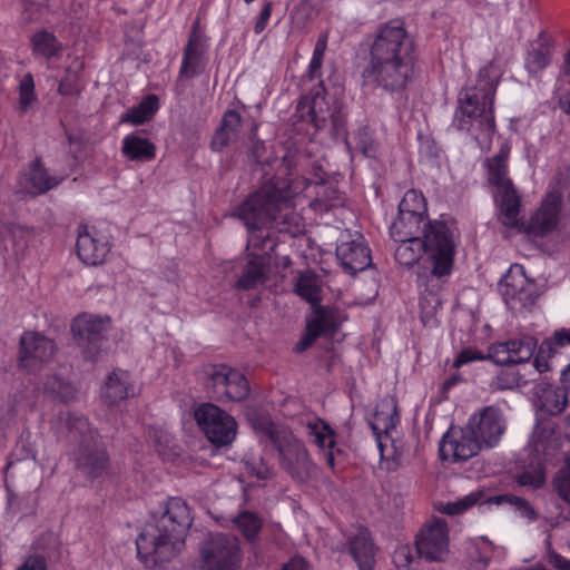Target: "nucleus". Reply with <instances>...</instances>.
<instances>
[{
  "mask_svg": "<svg viewBox=\"0 0 570 570\" xmlns=\"http://www.w3.org/2000/svg\"><path fill=\"white\" fill-rule=\"evenodd\" d=\"M413 51L414 41L401 20L382 23L370 43L363 86L389 94L404 91L414 73Z\"/></svg>",
  "mask_w": 570,
  "mask_h": 570,
  "instance_id": "nucleus-1",
  "label": "nucleus"
},
{
  "mask_svg": "<svg viewBox=\"0 0 570 570\" xmlns=\"http://www.w3.org/2000/svg\"><path fill=\"white\" fill-rule=\"evenodd\" d=\"M249 232L248 245L273 249L274 243L265 229L296 236L304 230L302 217L294 210L293 191L285 181L271 180L250 194L232 214Z\"/></svg>",
  "mask_w": 570,
  "mask_h": 570,
  "instance_id": "nucleus-2",
  "label": "nucleus"
},
{
  "mask_svg": "<svg viewBox=\"0 0 570 570\" xmlns=\"http://www.w3.org/2000/svg\"><path fill=\"white\" fill-rule=\"evenodd\" d=\"M193 523L189 507L180 498H170L165 508L153 515L136 539L137 554L147 566L171 560L185 543V535Z\"/></svg>",
  "mask_w": 570,
  "mask_h": 570,
  "instance_id": "nucleus-3",
  "label": "nucleus"
},
{
  "mask_svg": "<svg viewBox=\"0 0 570 570\" xmlns=\"http://www.w3.org/2000/svg\"><path fill=\"white\" fill-rule=\"evenodd\" d=\"M395 259L404 266H413L423 258L424 266L435 277L450 275L453 266L456 242L446 223L434 220L423 224L422 237H399Z\"/></svg>",
  "mask_w": 570,
  "mask_h": 570,
  "instance_id": "nucleus-4",
  "label": "nucleus"
},
{
  "mask_svg": "<svg viewBox=\"0 0 570 570\" xmlns=\"http://www.w3.org/2000/svg\"><path fill=\"white\" fill-rule=\"evenodd\" d=\"M327 46V35H321L316 41L308 70L304 79L317 80V87L309 95L303 96L297 106L295 117L311 122L316 130L324 129L330 124L332 134L336 137L344 134L345 117L337 106L330 107L325 99V88L322 76V63Z\"/></svg>",
  "mask_w": 570,
  "mask_h": 570,
  "instance_id": "nucleus-5",
  "label": "nucleus"
},
{
  "mask_svg": "<svg viewBox=\"0 0 570 570\" xmlns=\"http://www.w3.org/2000/svg\"><path fill=\"white\" fill-rule=\"evenodd\" d=\"M488 73V68L481 69L476 88L473 91L469 89L460 94V105L453 119V126L459 130L472 131L480 144L489 142L495 131L493 117L495 83L492 80H483Z\"/></svg>",
  "mask_w": 570,
  "mask_h": 570,
  "instance_id": "nucleus-6",
  "label": "nucleus"
},
{
  "mask_svg": "<svg viewBox=\"0 0 570 570\" xmlns=\"http://www.w3.org/2000/svg\"><path fill=\"white\" fill-rule=\"evenodd\" d=\"M253 426L277 450L281 468L293 479L304 481L311 475L313 463L309 454L289 430L275 424L268 417L255 420Z\"/></svg>",
  "mask_w": 570,
  "mask_h": 570,
  "instance_id": "nucleus-7",
  "label": "nucleus"
},
{
  "mask_svg": "<svg viewBox=\"0 0 570 570\" xmlns=\"http://www.w3.org/2000/svg\"><path fill=\"white\" fill-rule=\"evenodd\" d=\"M509 148L502 147L488 159L489 180L495 188V199L500 208V220L507 227L520 225V197L511 180L507 178Z\"/></svg>",
  "mask_w": 570,
  "mask_h": 570,
  "instance_id": "nucleus-8",
  "label": "nucleus"
},
{
  "mask_svg": "<svg viewBox=\"0 0 570 570\" xmlns=\"http://www.w3.org/2000/svg\"><path fill=\"white\" fill-rule=\"evenodd\" d=\"M110 326L111 318L109 316L91 313H81L72 320V337L86 361L95 362L101 356L102 343L106 341Z\"/></svg>",
  "mask_w": 570,
  "mask_h": 570,
  "instance_id": "nucleus-9",
  "label": "nucleus"
},
{
  "mask_svg": "<svg viewBox=\"0 0 570 570\" xmlns=\"http://www.w3.org/2000/svg\"><path fill=\"white\" fill-rule=\"evenodd\" d=\"M202 570H237L240 566L238 539L227 533H210L200 546Z\"/></svg>",
  "mask_w": 570,
  "mask_h": 570,
  "instance_id": "nucleus-10",
  "label": "nucleus"
},
{
  "mask_svg": "<svg viewBox=\"0 0 570 570\" xmlns=\"http://www.w3.org/2000/svg\"><path fill=\"white\" fill-rule=\"evenodd\" d=\"M205 387L208 395L219 402H239L249 394L246 377L226 365H214L206 371Z\"/></svg>",
  "mask_w": 570,
  "mask_h": 570,
  "instance_id": "nucleus-11",
  "label": "nucleus"
},
{
  "mask_svg": "<svg viewBox=\"0 0 570 570\" xmlns=\"http://www.w3.org/2000/svg\"><path fill=\"white\" fill-rule=\"evenodd\" d=\"M194 417L200 431L215 446L232 444L237 432L235 419L212 403L200 404L194 412Z\"/></svg>",
  "mask_w": 570,
  "mask_h": 570,
  "instance_id": "nucleus-12",
  "label": "nucleus"
},
{
  "mask_svg": "<svg viewBox=\"0 0 570 570\" xmlns=\"http://www.w3.org/2000/svg\"><path fill=\"white\" fill-rule=\"evenodd\" d=\"M505 304L512 311H522L534 305L538 297L537 284L525 275L524 267L514 264L499 284Z\"/></svg>",
  "mask_w": 570,
  "mask_h": 570,
  "instance_id": "nucleus-13",
  "label": "nucleus"
},
{
  "mask_svg": "<svg viewBox=\"0 0 570 570\" xmlns=\"http://www.w3.org/2000/svg\"><path fill=\"white\" fill-rule=\"evenodd\" d=\"M466 426L484 448H492L503 435L507 423L502 411L490 405L472 414Z\"/></svg>",
  "mask_w": 570,
  "mask_h": 570,
  "instance_id": "nucleus-14",
  "label": "nucleus"
},
{
  "mask_svg": "<svg viewBox=\"0 0 570 570\" xmlns=\"http://www.w3.org/2000/svg\"><path fill=\"white\" fill-rule=\"evenodd\" d=\"M336 256L344 271L351 275H356L372 265L371 250L363 235L357 232L354 234L345 232L341 235Z\"/></svg>",
  "mask_w": 570,
  "mask_h": 570,
  "instance_id": "nucleus-15",
  "label": "nucleus"
},
{
  "mask_svg": "<svg viewBox=\"0 0 570 570\" xmlns=\"http://www.w3.org/2000/svg\"><path fill=\"white\" fill-rule=\"evenodd\" d=\"M416 550L428 561H442L449 553V530L445 520L435 519L416 539Z\"/></svg>",
  "mask_w": 570,
  "mask_h": 570,
  "instance_id": "nucleus-16",
  "label": "nucleus"
},
{
  "mask_svg": "<svg viewBox=\"0 0 570 570\" xmlns=\"http://www.w3.org/2000/svg\"><path fill=\"white\" fill-rule=\"evenodd\" d=\"M55 352L53 341L37 332H24L20 337L19 364L28 371H33L49 362Z\"/></svg>",
  "mask_w": 570,
  "mask_h": 570,
  "instance_id": "nucleus-17",
  "label": "nucleus"
},
{
  "mask_svg": "<svg viewBox=\"0 0 570 570\" xmlns=\"http://www.w3.org/2000/svg\"><path fill=\"white\" fill-rule=\"evenodd\" d=\"M561 436L550 423L535 425L530 442L529 451L538 465L553 464L561 450Z\"/></svg>",
  "mask_w": 570,
  "mask_h": 570,
  "instance_id": "nucleus-18",
  "label": "nucleus"
},
{
  "mask_svg": "<svg viewBox=\"0 0 570 570\" xmlns=\"http://www.w3.org/2000/svg\"><path fill=\"white\" fill-rule=\"evenodd\" d=\"M75 461L77 471L90 481L104 478L110 470L109 455L99 445V441L96 444L79 448Z\"/></svg>",
  "mask_w": 570,
  "mask_h": 570,
  "instance_id": "nucleus-19",
  "label": "nucleus"
},
{
  "mask_svg": "<svg viewBox=\"0 0 570 570\" xmlns=\"http://www.w3.org/2000/svg\"><path fill=\"white\" fill-rule=\"evenodd\" d=\"M484 448L473 433L465 426L459 438L450 433L443 435L440 442V456L444 461H466L476 455Z\"/></svg>",
  "mask_w": 570,
  "mask_h": 570,
  "instance_id": "nucleus-20",
  "label": "nucleus"
},
{
  "mask_svg": "<svg viewBox=\"0 0 570 570\" xmlns=\"http://www.w3.org/2000/svg\"><path fill=\"white\" fill-rule=\"evenodd\" d=\"M57 430L67 438L79 443V448L96 444L99 441L98 432L92 429L87 419L80 414L61 411L56 420Z\"/></svg>",
  "mask_w": 570,
  "mask_h": 570,
  "instance_id": "nucleus-21",
  "label": "nucleus"
},
{
  "mask_svg": "<svg viewBox=\"0 0 570 570\" xmlns=\"http://www.w3.org/2000/svg\"><path fill=\"white\" fill-rule=\"evenodd\" d=\"M560 207V193H549L538 212L531 217L525 229L527 233L534 236H544L550 233L557 226Z\"/></svg>",
  "mask_w": 570,
  "mask_h": 570,
  "instance_id": "nucleus-22",
  "label": "nucleus"
},
{
  "mask_svg": "<svg viewBox=\"0 0 570 570\" xmlns=\"http://www.w3.org/2000/svg\"><path fill=\"white\" fill-rule=\"evenodd\" d=\"M76 247L79 259L91 266L102 264L109 252L108 244L90 234L87 227L78 232Z\"/></svg>",
  "mask_w": 570,
  "mask_h": 570,
  "instance_id": "nucleus-23",
  "label": "nucleus"
},
{
  "mask_svg": "<svg viewBox=\"0 0 570 570\" xmlns=\"http://www.w3.org/2000/svg\"><path fill=\"white\" fill-rule=\"evenodd\" d=\"M135 394L132 380L127 371L115 370L107 377L101 391L102 400L108 404L118 403Z\"/></svg>",
  "mask_w": 570,
  "mask_h": 570,
  "instance_id": "nucleus-24",
  "label": "nucleus"
},
{
  "mask_svg": "<svg viewBox=\"0 0 570 570\" xmlns=\"http://www.w3.org/2000/svg\"><path fill=\"white\" fill-rule=\"evenodd\" d=\"M242 127L240 115L233 109L227 110L222 118L219 127L215 130L210 146L215 151H222L229 144L237 140Z\"/></svg>",
  "mask_w": 570,
  "mask_h": 570,
  "instance_id": "nucleus-25",
  "label": "nucleus"
},
{
  "mask_svg": "<svg viewBox=\"0 0 570 570\" xmlns=\"http://www.w3.org/2000/svg\"><path fill=\"white\" fill-rule=\"evenodd\" d=\"M350 552L360 570H373L375 563V546L366 529L360 528L350 539Z\"/></svg>",
  "mask_w": 570,
  "mask_h": 570,
  "instance_id": "nucleus-26",
  "label": "nucleus"
},
{
  "mask_svg": "<svg viewBox=\"0 0 570 570\" xmlns=\"http://www.w3.org/2000/svg\"><path fill=\"white\" fill-rule=\"evenodd\" d=\"M198 20L194 22L188 43L184 51L180 76L193 78L203 71L200 57L203 55V38L197 30Z\"/></svg>",
  "mask_w": 570,
  "mask_h": 570,
  "instance_id": "nucleus-27",
  "label": "nucleus"
},
{
  "mask_svg": "<svg viewBox=\"0 0 570 570\" xmlns=\"http://www.w3.org/2000/svg\"><path fill=\"white\" fill-rule=\"evenodd\" d=\"M59 180L50 176L39 160L31 164L29 171L21 178V188L30 195L45 194L56 187Z\"/></svg>",
  "mask_w": 570,
  "mask_h": 570,
  "instance_id": "nucleus-28",
  "label": "nucleus"
},
{
  "mask_svg": "<svg viewBox=\"0 0 570 570\" xmlns=\"http://www.w3.org/2000/svg\"><path fill=\"white\" fill-rule=\"evenodd\" d=\"M537 399V405L540 407V410L550 415L560 414L564 410L568 402L564 387L561 389L550 384L538 386Z\"/></svg>",
  "mask_w": 570,
  "mask_h": 570,
  "instance_id": "nucleus-29",
  "label": "nucleus"
},
{
  "mask_svg": "<svg viewBox=\"0 0 570 570\" xmlns=\"http://www.w3.org/2000/svg\"><path fill=\"white\" fill-rule=\"evenodd\" d=\"M399 421L397 405L393 397L383 399L376 406L374 422L371 423V428L377 438L379 445L382 449L381 432H389L390 429H394Z\"/></svg>",
  "mask_w": 570,
  "mask_h": 570,
  "instance_id": "nucleus-30",
  "label": "nucleus"
},
{
  "mask_svg": "<svg viewBox=\"0 0 570 570\" xmlns=\"http://www.w3.org/2000/svg\"><path fill=\"white\" fill-rule=\"evenodd\" d=\"M32 236V228L14 223L6 224L1 229V237L4 247L8 248L10 246L14 254L22 253L27 248Z\"/></svg>",
  "mask_w": 570,
  "mask_h": 570,
  "instance_id": "nucleus-31",
  "label": "nucleus"
},
{
  "mask_svg": "<svg viewBox=\"0 0 570 570\" xmlns=\"http://www.w3.org/2000/svg\"><path fill=\"white\" fill-rule=\"evenodd\" d=\"M267 268L263 257L253 258L247 262L243 274L236 283V287L240 289H252L266 282Z\"/></svg>",
  "mask_w": 570,
  "mask_h": 570,
  "instance_id": "nucleus-32",
  "label": "nucleus"
},
{
  "mask_svg": "<svg viewBox=\"0 0 570 570\" xmlns=\"http://www.w3.org/2000/svg\"><path fill=\"white\" fill-rule=\"evenodd\" d=\"M122 154L130 160L146 161L155 157V145L148 139L129 135L122 140Z\"/></svg>",
  "mask_w": 570,
  "mask_h": 570,
  "instance_id": "nucleus-33",
  "label": "nucleus"
},
{
  "mask_svg": "<svg viewBox=\"0 0 570 570\" xmlns=\"http://www.w3.org/2000/svg\"><path fill=\"white\" fill-rule=\"evenodd\" d=\"M425 214H399V217L392 223L390 232L393 238L399 237H421Z\"/></svg>",
  "mask_w": 570,
  "mask_h": 570,
  "instance_id": "nucleus-34",
  "label": "nucleus"
},
{
  "mask_svg": "<svg viewBox=\"0 0 570 570\" xmlns=\"http://www.w3.org/2000/svg\"><path fill=\"white\" fill-rule=\"evenodd\" d=\"M553 343L558 346L570 344V328L556 331L553 342L547 340L541 343L533 361V365L539 373H543L549 370L548 357L553 353Z\"/></svg>",
  "mask_w": 570,
  "mask_h": 570,
  "instance_id": "nucleus-35",
  "label": "nucleus"
},
{
  "mask_svg": "<svg viewBox=\"0 0 570 570\" xmlns=\"http://www.w3.org/2000/svg\"><path fill=\"white\" fill-rule=\"evenodd\" d=\"M306 324L321 336L331 335L336 331L338 325L337 313L330 307L316 306Z\"/></svg>",
  "mask_w": 570,
  "mask_h": 570,
  "instance_id": "nucleus-36",
  "label": "nucleus"
},
{
  "mask_svg": "<svg viewBox=\"0 0 570 570\" xmlns=\"http://www.w3.org/2000/svg\"><path fill=\"white\" fill-rule=\"evenodd\" d=\"M158 109V98L155 95L147 96L138 106L132 107L121 116V122L140 125L149 120Z\"/></svg>",
  "mask_w": 570,
  "mask_h": 570,
  "instance_id": "nucleus-37",
  "label": "nucleus"
},
{
  "mask_svg": "<svg viewBox=\"0 0 570 570\" xmlns=\"http://www.w3.org/2000/svg\"><path fill=\"white\" fill-rule=\"evenodd\" d=\"M295 293L312 305H316L321 301V286L315 274H302L296 282Z\"/></svg>",
  "mask_w": 570,
  "mask_h": 570,
  "instance_id": "nucleus-38",
  "label": "nucleus"
},
{
  "mask_svg": "<svg viewBox=\"0 0 570 570\" xmlns=\"http://www.w3.org/2000/svg\"><path fill=\"white\" fill-rule=\"evenodd\" d=\"M33 52L45 58L57 56L61 50V43L53 33L42 30L32 37Z\"/></svg>",
  "mask_w": 570,
  "mask_h": 570,
  "instance_id": "nucleus-39",
  "label": "nucleus"
},
{
  "mask_svg": "<svg viewBox=\"0 0 570 570\" xmlns=\"http://www.w3.org/2000/svg\"><path fill=\"white\" fill-rule=\"evenodd\" d=\"M509 354H511L512 363H523L529 361L537 347V341L532 336H523L508 341Z\"/></svg>",
  "mask_w": 570,
  "mask_h": 570,
  "instance_id": "nucleus-40",
  "label": "nucleus"
},
{
  "mask_svg": "<svg viewBox=\"0 0 570 570\" xmlns=\"http://www.w3.org/2000/svg\"><path fill=\"white\" fill-rule=\"evenodd\" d=\"M83 68V62L79 59H75L72 63L67 68L66 75L59 83L58 91L63 96H72L80 90L79 86V72Z\"/></svg>",
  "mask_w": 570,
  "mask_h": 570,
  "instance_id": "nucleus-41",
  "label": "nucleus"
},
{
  "mask_svg": "<svg viewBox=\"0 0 570 570\" xmlns=\"http://www.w3.org/2000/svg\"><path fill=\"white\" fill-rule=\"evenodd\" d=\"M234 523L244 534V537H246V539L249 541L256 538L262 528V521L256 513L249 511L242 512L239 515H237L234 520Z\"/></svg>",
  "mask_w": 570,
  "mask_h": 570,
  "instance_id": "nucleus-42",
  "label": "nucleus"
},
{
  "mask_svg": "<svg viewBox=\"0 0 570 570\" xmlns=\"http://www.w3.org/2000/svg\"><path fill=\"white\" fill-rule=\"evenodd\" d=\"M552 485L557 494L570 504V458H564L563 465L556 472Z\"/></svg>",
  "mask_w": 570,
  "mask_h": 570,
  "instance_id": "nucleus-43",
  "label": "nucleus"
},
{
  "mask_svg": "<svg viewBox=\"0 0 570 570\" xmlns=\"http://www.w3.org/2000/svg\"><path fill=\"white\" fill-rule=\"evenodd\" d=\"M425 213L426 204L423 195L414 189L407 190L399 205V214Z\"/></svg>",
  "mask_w": 570,
  "mask_h": 570,
  "instance_id": "nucleus-44",
  "label": "nucleus"
},
{
  "mask_svg": "<svg viewBox=\"0 0 570 570\" xmlns=\"http://www.w3.org/2000/svg\"><path fill=\"white\" fill-rule=\"evenodd\" d=\"M525 381L522 376L512 370H502L499 374L491 381L490 387L494 391H504V390H513L521 385H524Z\"/></svg>",
  "mask_w": 570,
  "mask_h": 570,
  "instance_id": "nucleus-45",
  "label": "nucleus"
},
{
  "mask_svg": "<svg viewBox=\"0 0 570 570\" xmlns=\"http://www.w3.org/2000/svg\"><path fill=\"white\" fill-rule=\"evenodd\" d=\"M482 497L483 492L481 490L472 491L468 495L454 502L446 503L443 507L442 512L450 515L460 514L476 504L482 499Z\"/></svg>",
  "mask_w": 570,
  "mask_h": 570,
  "instance_id": "nucleus-46",
  "label": "nucleus"
},
{
  "mask_svg": "<svg viewBox=\"0 0 570 570\" xmlns=\"http://www.w3.org/2000/svg\"><path fill=\"white\" fill-rule=\"evenodd\" d=\"M550 50L548 47L540 45L528 53L527 69L531 73H537L548 66L550 62Z\"/></svg>",
  "mask_w": 570,
  "mask_h": 570,
  "instance_id": "nucleus-47",
  "label": "nucleus"
},
{
  "mask_svg": "<svg viewBox=\"0 0 570 570\" xmlns=\"http://www.w3.org/2000/svg\"><path fill=\"white\" fill-rule=\"evenodd\" d=\"M36 101L35 82L31 73L22 77L19 83V108L21 111L27 109Z\"/></svg>",
  "mask_w": 570,
  "mask_h": 570,
  "instance_id": "nucleus-48",
  "label": "nucleus"
},
{
  "mask_svg": "<svg viewBox=\"0 0 570 570\" xmlns=\"http://www.w3.org/2000/svg\"><path fill=\"white\" fill-rule=\"evenodd\" d=\"M244 462L247 472L258 480L267 481L274 478V470L262 458L246 456Z\"/></svg>",
  "mask_w": 570,
  "mask_h": 570,
  "instance_id": "nucleus-49",
  "label": "nucleus"
},
{
  "mask_svg": "<svg viewBox=\"0 0 570 570\" xmlns=\"http://www.w3.org/2000/svg\"><path fill=\"white\" fill-rule=\"evenodd\" d=\"M45 390L63 401L72 397V387L58 376L48 379L45 383Z\"/></svg>",
  "mask_w": 570,
  "mask_h": 570,
  "instance_id": "nucleus-50",
  "label": "nucleus"
},
{
  "mask_svg": "<svg viewBox=\"0 0 570 570\" xmlns=\"http://www.w3.org/2000/svg\"><path fill=\"white\" fill-rule=\"evenodd\" d=\"M311 434L314 436V442L320 448H332L334 445L333 432L327 424H309Z\"/></svg>",
  "mask_w": 570,
  "mask_h": 570,
  "instance_id": "nucleus-51",
  "label": "nucleus"
},
{
  "mask_svg": "<svg viewBox=\"0 0 570 570\" xmlns=\"http://www.w3.org/2000/svg\"><path fill=\"white\" fill-rule=\"evenodd\" d=\"M508 341L495 343L489 346L487 358L498 365H510L512 363L511 354H509Z\"/></svg>",
  "mask_w": 570,
  "mask_h": 570,
  "instance_id": "nucleus-52",
  "label": "nucleus"
},
{
  "mask_svg": "<svg viewBox=\"0 0 570 570\" xmlns=\"http://www.w3.org/2000/svg\"><path fill=\"white\" fill-rule=\"evenodd\" d=\"M355 148L366 157H373L375 154V145L372 136L366 129H358L354 136Z\"/></svg>",
  "mask_w": 570,
  "mask_h": 570,
  "instance_id": "nucleus-53",
  "label": "nucleus"
},
{
  "mask_svg": "<svg viewBox=\"0 0 570 570\" xmlns=\"http://www.w3.org/2000/svg\"><path fill=\"white\" fill-rule=\"evenodd\" d=\"M511 502L515 505L517 511L522 518L529 521H533L537 519V512L527 500L519 497H513Z\"/></svg>",
  "mask_w": 570,
  "mask_h": 570,
  "instance_id": "nucleus-54",
  "label": "nucleus"
},
{
  "mask_svg": "<svg viewBox=\"0 0 570 570\" xmlns=\"http://www.w3.org/2000/svg\"><path fill=\"white\" fill-rule=\"evenodd\" d=\"M318 336L321 335L306 324V331L302 338L295 344L294 351L296 353H303L313 345Z\"/></svg>",
  "mask_w": 570,
  "mask_h": 570,
  "instance_id": "nucleus-55",
  "label": "nucleus"
},
{
  "mask_svg": "<svg viewBox=\"0 0 570 570\" xmlns=\"http://www.w3.org/2000/svg\"><path fill=\"white\" fill-rule=\"evenodd\" d=\"M393 562L400 570H406L412 562V557L407 547H401L395 550Z\"/></svg>",
  "mask_w": 570,
  "mask_h": 570,
  "instance_id": "nucleus-56",
  "label": "nucleus"
},
{
  "mask_svg": "<svg viewBox=\"0 0 570 570\" xmlns=\"http://www.w3.org/2000/svg\"><path fill=\"white\" fill-rule=\"evenodd\" d=\"M480 360H487V357L474 350L466 348V350H463L458 355L453 365H454V367H460L461 365L466 364L469 362L480 361Z\"/></svg>",
  "mask_w": 570,
  "mask_h": 570,
  "instance_id": "nucleus-57",
  "label": "nucleus"
},
{
  "mask_svg": "<svg viewBox=\"0 0 570 570\" xmlns=\"http://www.w3.org/2000/svg\"><path fill=\"white\" fill-rule=\"evenodd\" d=\"M546 560L558 570H570V560H567L553 550H548Z\"/></svg>",
  "mask_w": 570,
  "mask_h": 570,
  "instance_id": "nucleus-58",
  "label": "nucleus"
},
{
  "mask_svg": "<svg viewBox=\"0 0 570 570\" xmlns=\"http://www.w3.org/2000/svg\"><path fill=\"white\" fill-rule=\"evenodd\" d=\"M18 570H47V566L42 557L36 556L28 558Z\"/></svg>",
  "mask_w": 570,
  "mask_h": 570,
  "instance_id": "nucleus-59",
  "label": "nucleus"
},
{
  "mask_svg": "<svg viewBox=\"0 0 570 570\" xmlns=\"http://www.w3.org/2000/svg\"><path fill=\"white\" fill-rule=\"evenodd\" d=\"M272 13V3L268 2L264 6V8L261 11L259 18L257 22L255 23V32L261 33L266 28L267 21L271 18Z\"/></svg>",
  "mask_w": 570,
  "mask_h": 570,
  "instance_id": "nucleus-60",
  "label": "nucleus"
},
{
  "mask_svg": "<svg viewBox=\"0 0 570 570\" xmlns=\"http://www.w3.org/2000/svg\"><path fill=\"white\" fill-rule=\"evenodd\" d=\"M519 482L522 485H531L533 488H540L543 483V476L540 474L532 475L529 472H524L519 476Z\"/></svg>",
  "mask_w": 570,
  "mask_h": 570,
  "instance_id": "nucleus-61",
  "label": "nucleus"
},
{
  "mask_svg": "<svg viewBox=\"0 0 570 570\" xmlns=\"http://www.w3.org/2000/svg\"><path fill=\"white\" fill-rule=\"evenodd\" d=\"M282 570H308L307 562L302 557H294L286 562Z\"/></svg>",
  "mask_w": 570,
  "mask_h": 570,
  "instance_id": "nucleus-62",
  "label": "nucleus"
},
{
  "mask_svg": "<svg viewBox=\"0 0 570 570\" xmlns=\"http://www.w3.org/2000/svg\"><path fill=\"white\" fill-rule=\"evenodd\" d=\"M561 382L567 392H570V364L561 373Z\"/></svg>",
  "mask_w": 570,
  "mask_h": 570,
  "instance_id": "nucleus-63",
  "label": "nucleus"
},
{
  "mask_svg": "<svg viewBox=\"0 0 570 570\" xmlns=\"http://www.w3.org/2000/svg\"><path fill=\"white\" fill-rule=\"evenodd\" d=\"M560 108L570 115V92L564 94L559 101Z\"/></svg>",
  "mask_w": 570,
  "mask_h": 570,
  "instance_id": "nucleus-64",
  "label": "nucleus"
}]
</instances>
